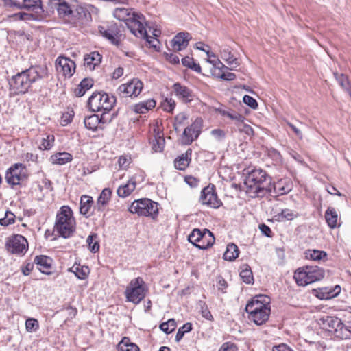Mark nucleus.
<instances>
[{
    "instance_id": "obj_5",
    "label": "nucleus",
    "mask_w": 351,
    "mask_h": 351,
    "mask_svg": "<svg viewBox=\"0 0 351 351\" xmlns=\"http://www.w3.org/2000/svg\"><path fill=\"white\" fill-rule=\"evenodd\" d=\"M325 275L324 270L317 266L311 265L298 268L294 274V279L299 286H306L322 280Z\"/></svg>"
},
{
    "instance_id": "obj_61",
    "label": "nucleus",
    "mask_w": 351,
    "mask_h": 351,
    "mask_svg": "<svg viewBox=\"0 0 351 351\" xmlns=\"http://www.w3.org/2000/svg\"><path fill=\"white\" fill-rule=\"evenodd\" d=\"M211 134L217 140L224 138L226 134L223 130L221 129H214L211 131Z\"/></svg>"
},
{
    "instance_id": "obj_40",
    "label": "nucleus",
    "mask_w": 351,
    "mask_h": 351,
    "mask_svg": "<svg viewBox=\"0 0 351 351\" xmlns=\"http://www.w3.org/2000/svg\"><path fill=\"white\" fill-rule=\"evenodd\" d=\"M182 63L184 66L188 67L195 72L200 73L202 71L200 65L195 63L193 58L186 56L182 59Z\"/></svg>"
},
{
    "instance_id": "obj_18",
    "label": "nucleus",
    "mask_w": 351,
    "mask_h": 351,
    "mask_svg": "<svg viewBox=\"0 0 351 351\" xmlns=\"http://www.w3.org/2000/svg\"><path fill=\"white\" fill-rule=\"evenodd\" d=\"M25 169V167L21 163H15L12 165L5 172L6 182L12 187L19 185L23 178L21 171Z\"/></svg>"
},
{
    "instance_id": "obj_22",
    "label": "nucleus",
    "mask_w": 351,
    "mask_h": 351,
    "mask_svg": "<svg viewBox=\"0 0 351 351\" xmlns=\"http://www.w3.org/2000/svg\"><path fill=\"white\" fill-rule=\"evenodd\" d=\"M191 39V36L189 33L180 32L173 38L171 45L175 51H182L187 47Z\"/></svg>"
},
{
    "instance_id": "obj_25",
    "label": "nucleus",
    "mask_w": 351,
    "mask_h": 351,
    "mask_svg": "<svg viewBox=\"0 0 351 351\" xmlns=\"http://www.w3.org/2000/svg\"><path fill=\"white\" fill-rule=\"evenodd\" d=\"M52 259L45 255L36 256L34 258V263H36L38 269L43 274H49V270L51 268Z\"/></svg>"
},
{
    "instance_id": "obj_16",
    "label": "nucleus",
    "mask_w": 351,
    "mask_h": 351,
    "mask_svg": "<svg viewBox=\"0 0 351 351\" xmlns=\"http://www.w3.org/2000/svg\"><path fill=\"white\" fill-rule=\"evenodd\" d=\"M199 202L213 208H217L221 206V202L217 195L215 185H208L202 189Z\"/></svg>"
},
{
    "instance_id": "obj_12",
    "label": "nucleus",
    "mask_w": 351,
    "mask_h": 351,
    "mask_svg": "<svg viewBox=\"0 0 351 351\" xmlns=\"http://www.w3.org/2000/svg\"><path fill=\"white\" fill-rule=\"evenodd\" d=\"M98 29L101 35L110 43L116 46L120 45L122 34L117 23L112 22L107 25H99Z\"/></svg>"
},
{
    "instance_id": "obj_31",
    "label": "nucleus",
    "mask_w": 351,
    "mask_h": 351,
    "mask_svg": "<svg viewBox=\"0 0 351 351\" xmlns=\"http://www.w3.org/2000/svg\"><path fill=\"white\" fill-rule=\"evenodd\" d=\"M69 271L73 272L75 276L81 280L86 279L90 273V269L88 266L81 265L76 263L69 269Z\"/></svg>"
},
{
    "instance_id": "obj_46",
    "label": "nucleus",
    "mask_w": 351,
    "mask_h": 351,
    "mask_svg": "<svg viewBox=\"0 0 351 351\" xmlns=\"http://www.w3.org/2000/svg\"><path fill=\"white\" fill-rule=\"evenodd\" d=\"M223 114L228 118H230L232 120H234L236 121V125L238 126L241 122H243L245 118L243 115L237 112H226L224 111L223 112Z\"/></svg>"
},
{
    "instance_id": "obj_2",
    "label": "nucleus",
    "mask_w": 351,
    "mask_h": 351,
    "mask_svg": "<svg viewBox=\"0 0 351 351\" xmlns=\"http://www.w3.org/2000/svg\"><path fill=\"white\" fill-rule=\"evenodd\" d=\"M46 65H34L18 73L9 81L10 90L14 95H23L28 92L32 84L48 77Z\"/></svg>"
},
{
    "instance_id": "obj_21",
    "label": "nucleus",
    "mask_w": 351,
    "mask_h": 351,
    "mask_svg": "<svg viewBox=\"0 0 351 351\" xmlns=\"http://www.w3.org/2000/svg\"><path fill=\"white\" fill-rule=\"evenodd\" d=\"M56 64L60 68V71L66 77H71L75 69V63L69 58L59 57L56 61Z\"/></svg>"
},
{
    "instance_id": "obj_53",
    "label": "nucleus",
    "mask_w": 351,
    "mask_h": 351,
    "mask_svg": "<svg viewBox=\"0 0 351 351\" xmlns=\"http://www.w3.org/2000/svg\"><path fill=\"white\" fill-rule=\"evenodd\" d=\"M74 111L73 110H69L64 113L62 114L61 117V124L62 125H66L70 123L73 118Z\"/></svg>"
},
{
    "instance_id": "obj_24",
    "label": "nucleus",
    "mask_w": 351,
    "mask_h": 351,
    "mask_svg": "<svg viewBox=\"0 0 351 351\" xmlns=\"http://www.w3.org/2000/svg\"><path fill=\"white\" fill-rule=\"evenodd\" d=\"M191 154L192 149L189 148L185 153L176 158L174 160V166L176 169L180 171L185 170L191 160Z\"/></svg>"
},
{
    "instance_id": "obj_35",
    "label": "nucleus",
    "mask_w": 351,
    "mask_h": 351,
    "mask_svg": "<svg viewBox=\"0 0 351 351\" xmlns=\"http://www.w3.org/2000/svg\"><path fill=\"white\" fill-rule=\"evenodd\" d=\"M240 276L246 284H252L254 282L252 271L247 264H243L240 267Z\"/></svg>"
},
{
    "instance_id": "obj_62",
    "label": "nucleus",
    "mask_w": 351,
    "mask_h": 351,
    "mask_svg": "<svg viewBox=\"0 0 351 351\" xmlns=\"http://www.w3.org/2000/svg\"><path fill=\"white\" fill-rule=\"evenodd\" d=\"M259 229H260L261 232H262V234H264L265 236H266L267 237H271L272 232L268 226H267L264 223H262L259 226Z\"/></svg>"
},
{
    "instance_id": "obj_63",
    "label": "nucleus",
    "mask_w": 351,
    "mask_h": 351,
    "mask_svg": "<svg viewBox=\"0 0 351 351\" xmlns=\"http://www.w3.org/2000/svg\"><path fill=\"white\" fill-rule=\"evenodd\" d=\"M167 60L172 64H178L180 62V58L177 54L170 53H166Z\"/></svg>"
},
{
    "instance_id": "obj_32",
    "label": "nucleus",
    "mask_w": 351,
    "mask_h": 351,
    "mask_svg": "<svg viewBox=\"0 0 351 351\" xmlns=\"http://www.w3.org/2000/svg\"><path fill=\"white\" fill-rule=\"evenodd\" d=\"M101 60V56L97 51L92 52L84 56V64L90 69H94L95 66L100 64Z\"/></svg>"
},
{
    "instance_id": "obj_23",
    "label": "nucleus",
    "mask_w": 351,
    "mask_h": 351,
    "mask_svg": "<svg viewBox=\"0 0 351 351\" xmlns=\"http://www.w3.org/2000/svg\"><path fill=\"white\" fill-rule=\"evenodd\" d=\"M48 3H51L57 6L58 13L65 23L73 10L64 0H48Z\"/></svg>"
},
{
    "instance_id": "obj_38",
    "label": "nucleus",
    "mask_w": 351,
    "mask_h": 351,
    "mask_svg": "<svg viewBox=\"0 0 351 351\" xmlns=\"http://www.w3.org/2000/svg\"><path fill=\"white\" fill-rule=\"evenodd\" d=\"M325 218L330 228L337 226L338 215L335 208H328L326 211Z\"/></svg>"
},
{
    "instance_id": "obj_19",
    "label": "nucleus",
    "mask_w": 351,
    "mask_h": 351,
    "mask_svg": "<svg viewBox=\"0 0 351 351\" xmlns=\"http://www.w3.org/2000/svg\"><path fill=\"white\" fill-rule=\"evenodd\" d=\"M173 89L175 95L182 102L187 104L193 100L194 94L193 90L189 87L176 82L173 85Z\"/></svg>"
},
{
    "instance_id": "obj_8",
    "label": "nucleus",
    "mask_w": 351,
    "mask_h": 351,
    "mask_svg": "<svg viewBox=\"0 0 351 351\" xmlns=\"http://www.w3.org/2000/svg\"><path fill=\"white\" fill-rule=\"evenodd\" d=\"M129 210L140 216L151 217L155 219L158 213V203L147 198L137 199L132 203Z\"/></svg>"
},
{
    "instance_id": "obj_37",
    "label": "nucleus",
    "mask_w": 351,
    "mask_h": 351,
    "mask_svg": "<svg viewBox=\"0 0 351 351\" xmlns=\"http://www.w3.org/2000/svg\"><path fill=\"white\" fill-rule=\"evenodd\" d=\"M299 216L298 213L294 210L289 208L282 209L280 213H278L275 215L276 219L279 221H283L285 220H293Z\"/></svg>"
},
{
    "instance_id": "obj_17",
    "label": "nucleus",
    "mask_w": 351,
    "mask_h": 351,
    "mask_svg": "<svg viewBox=\"0 0 351 351\" xmlns=\"http://www.w3.org/2000/svg\"><path fill=\"white\" fill-rule=\"evenodd\" d=\"M202 128V121L195 119V121L189 127H186L182 135V143L183 145H191L196 140L200 134Z\"/></svg>"
},
{
    "instance_id": "obj_9",
    "label": "nucleus",
    "mask_w": 351,
    "mask_h": 351,
    "mask_svg": "<svg viewBox=\"0 0 351 351\" xmlns=\"http://www.w3.org/2000/svg\"><path fill=\"white\" fill-rule=\"evenodd\" d=\"M188 240L197 248L206 250L213 245L215 237L213 232L208 229L201 230L195 228L189 235Z\"/></svg>"
},
{
    "instance_id": "obj_41",
    "label": "nucleus",
    "mask_w": 351,
    "mask_h": 351,
    "mask_svg": "<svg viewBox=\"0 0 351 351\" xmlns=\"http://www.w3.org/2000/svg\"><path fill=\"white\" fill-rule=\"evenodd\" d=\"M176 328V322L174 319H169L167 322L160 324V329L166 334L172 332Z\"/></svg>"
},
{
    "instance_id": "obj_39",
    "label": "nucleus",
    "mask_w": 351,
    "mask_h": 351,
    "mask_svg": "<svg viewBox=\"0 0 351 351\" xmlns=\"http://www.w3.org/2000/svg\"><path fill=\"white\" fill-rule=\"evenodd\" d=\"M97 239V234H92L89 235L86 239V243L88 245V248L90 251L93 253H96L99 250V244Z\"/></svg>"
},
{
    "instance_id": "obj_64",
    "label": "nucleus",
    "mask_w": 351,
    "mask_h": 351,
    "mask_svg": "<svg viewBox=\"0 0 351 351\" xmlns=\"http://www.w3.org/2000/svg\"><path fill=\"white\" fill-rule=\"evenodd\" d=\"M34 268V264L32 263H27L25 266L21 267V271L25 276H28Z\"/></svg>"
},
{
    "instance_id": "obj_14",
    "label": "nucleus",
    "mask_w": 351,
    "mask_h": 351,
    "mask_svg": "<svg viewBox=\"0 0 351 351\" xmlns=\"http://www.w3.org/2000/svg\"><path fill=\"white\" fill-rule=\"evenodd\" d=\"M91 19V15L85 8L77 6L72 11L66 23L74 27H82L86 25Z\"/></svg>"
},
{
    "instance_id": "obj_42",
    "label": "nucleus",
    "mask_w": 351,
    "mask_h": 351,
    "mask_svg": "<svg viewBox=\"0 0 351 351\" xmlns=\"http://www.w3.org/2000/svg\"><path fill=\"white\" fill-rule=\"evenodd\" d=\"M334 75L335 79L338 82L339 84L346 90L347 91L350 88H351V86L350 84L348 78L344 74H339L337 73H335Z\"/></svg>"
},
{
    "instance_id": "obj_52",
    "label": "nucleus",
    "mask_w": 351,
    "mask_h": 351,
    "mask_svg": "<svg viewBox=\"0 0 351 351\" xmlns=\"http://www.w3.org/2000/svg\"><path fill=\"white\" fill-rule=\"evenodd\" d=\"M165 145V138L161 136L155 137V140L153 143L152 149L154 152H162Z\"/></svg>"
},
{
    "instance_id": "obj_59",
    "label": "nucleus",
    "mask_w": 351,
    "mask_h": 351,
    "mask_svg": "<svg viewBox=\"0 0 351 351\" xmlns=\"http://www.w3.org/2000/svg\"><path fill=\"white\" fill-rule=\"evenodd\" d=\"M201 314L204 318L208 320L212 321L213 319V317L210 311L205 304H204V306H202Z\"/></svg>"
},
{
    "instance_id": "obj_47",
    "label": "nucleus",
    "mask_w": 351,
    "mask_h": 351,
    "mask_svg": "<svg viewBox=\"0 0 351 351\" xmlns=\"http://www.w3.org/2000/svg\"><path fill=\"white\" fill-rule=\"evenodd\" d=\"M15 222V215L11 211H6L5 217L0 219V225L8 226Z\"/></svg>"
},
{
    "instance_id": "obj_10",
    "label": "nucleus",
    "mask_w": 351,
    "mask_h": 351,
    "mask_svg": "<svg viewBox=\"0 0 351 351\" xmlns=\"http://www.w3.org/2000/svg\"><path fill=\"white\" fill-rule=\"evenodd\" d=\"M5 247L10 254L23 256L28 250V242L23 236L14 234L7 239Z\"/></svg>"
},
{
    "instance_id": "obj_50",
    "label": "nucleus",
    "mask_w": 351,
    "mask_h": 351,
    "mask_svg": "<svg viewBox=\"0 0 351 351\" xmlns=\"http://www.w3.org/2000/svg\"><path fill=\"white\" fill-rule=\"evenodd\" d=\"M175 107L176 102L171 98H166L161 104V108H162V110L168 112H171L175 108Z\"/></svg>"
},
{
    "instance_id": "obj_60",
    "label": "nucleus",
    "mask_w": 351,
    "mask_h": 351,
    "mask_svg": "<svg viewBox=\"0 0 351 351\" xmlns=\"http://www.w3.org/2000/svg\"><path fill=\"white\" fill-rule=\"evenodd\" d=\"M217 287L218 289L221 291L222 293L226 292L224 289L227 288L228 283L226 281V280L221 276H218L217 278Z\"/></svg>"
},
{
    "instance_id": "obj_44",
    "label": "nucleus",
    "mask_w": 351,
    "mask_h": 351,
    "mask_svg": "<svg viewBox=\"0 0 351 351\" xmlns=\"http://www.w3.org/2000/svg\"><path fill=\"white\" fill-rule=\"evenodd\" d=\"M188 118V115L184 112H180L176 116L173 128L177 132L180 130L179 128L184 124Z\"/></svg>"
},
{
    "instance_id": "obj_1",
    "label": "nucleus",
    "mask_w": 351,
    "mask_h": 351,
    "mask_svg": "<svg viewBox=\"0 0 351 351\" xmlns=\"http://www.w3.org/2000/svg\"><path fill=\"white\" fill-rule=\"evenodd\" d=\"M245 177L244 184L246 193L252 198L263 197L267 194L283 195L289 190L285 187L278 188V185L272 183V178L267 172L260 168L249 167L243 171Z\"/></svg>"
},
{
    "instance_id": "obj_58",
    "label": "nucleus",
    "mask_w": 351,
    "mask_h": 351,
    "mask_svg": "<svg viewBox=\"0 0 351 351\" xmlns=\"http://www.w3.org/2000/svg\"><path fill=\"white\" fill-rule=\"evenodd\" d=\"M130 161V158H128L126 156H121L119 158L118 163L121 169H125L129 166Z\"/></svg>"
},
{
    "instance_id": "obj_26",
    "label": "nucleus",
    "mask_w": 351,
    "mask_h": 351,
    "mask_svg": "<svg viewBox=\"0 0 351 351\" xmlns=\"http://www.w3.org/2000/svg\"><path fill=\"white\" fill-rule=\"evenodd\" d=\"M136 14L137 12L133 11L132 9L125 8H117L113 12L114 18L119 21H124L125 24L131 19V16H133V14Z\"/></svg>"
},
{
    "instance_id": "obj_3",
    "label": "nucleus",
    "mask_w": 351,
    "mask_h": 351,
    "mask_svg": "<svg viewBox=\"0 0 351 351\" xmlns=\"http://www.w3.org/2000/svg\"><path fill=\"white\" fill-rule=\"evenodd\" d=\"M245 311L249 314V319L255 324L259 326L265 324L271 313L269 298L265 295L254 296L247 302Z\"/></svg>"
},
{
    "instance_id": "obj_57",
    "label": "nucleus",
    "mask_w": 351,
    "mask_h": 351,
    "mask_svg": "<svg viewBox=\"0 0 351 351\" xmlns=\"http://www.w3.org/2000/svg\"><path fill=\"white\" fill-rule=\"evenodd\" d=\"M53 142V136H52L51 138H50V136H47V138L43 139V143H41L40 147L42 149L48 150V149H51V147H52Z\"/></svg>"
},
{
    "instance_id": "obj_56",
    "label": "nucleus",
    "mask_w": 351,
    "mask_h": 351,
    "mask_svg": "<svg viewBox=\"0 0 351 351\" xmlns=\"http://www.w3.org/2000/svg\"><path fill=\"white\" fill-rule=\"evenodd\" d=\"M219 351H238V348L234 343L226 342L221 345Z\"/></svg>"
},
{
    "instance_id": "obj_49",
    "label": "nucleus",
    "mask_w": 351,
    "mask_h": 351,
    "mask_svg": "<svg viewBox=\"0 0 351 351\" xmlns=\"http://www.w3.org/2000/svg\"><path fill=\"white\" fill-rule=\"evenodd\" d=\"M23 7L27 9H38L43 10L42 0H23Z\"/></svg>"
},
{
    "instance_id": "obj_15",
    "label": "nucleus",
    "mask_w": 351,
    "mask_h": 351,
    "mask_svg": "<svg viewBox=\"0 0 351 351\" xmlns=\"http://www.w3.org/2000/svg\"><path fill=\"white\" fill-rule=\"evenodd\" d=\"M143 82L137 78H134L130 82L121 84L117 91L122 97H137L142 91Z\"/></svg>"
},
{
    "instance_id": "obj_36",
    "label": "nucleus",
    "mask_w": 351,
    "mask_h": 351,
    "mask_svg": "<svg viewBox=\"0 0 351 351\" xmlns=\"http://www.w3.org/2000/svg\"><path fill=\"white\" fill-rule=\"evenodd\" d=\"M239 254L238 247L234 243H229L226 247V250L223 254V258L227 261L235 260Z\"/></svg>"
},
{
    "instance_id": "obj_33",
    "label": "nucleus",
    "mask_w": 351,
    "mask_h": 351,
    "mask_svg": "<svg viewBox=\"0 0 351 351\" xmlns=\"http://www.w3.org/2000/svg\"><path fill=\"white\" fill-rule=\"evenodd\" d=\"M93 85V80L91 78L83 79L78 86L75 89L74 93L76 97H82L85 93Z\"/></svg>"
},
{
    "instance_id": "obj_48",
    "label": "nucleus",
    "mask_w": 351,
    "mask_h": 351,
    "mask_svg": "<svg viewBox=\"0 0 351 351\" xmlns=\"http://www.w3.org/2000/svg\"><path fill=\"white\" fill-rule=\"evenodd\" d=\"M25 328L29 332H36L39 328L38 320L34 318H28L25 322Z\"/></svg>"
},
{
    "instance_id": "obj_28",
    "label": "nucleus",
    "mask_w": 351,
    "mask_h": 351,
    "mask_svg": "<svg viewBox=\"0 0 351 351\" xmlns=\"http://www.w3.org/2000/svg\"><path fill=\"white\" fill-rule=\"evenodd\" d=\"M93 203V199L90 196L86 195H82L80 199V213L86 218L89 217L90 215V209Z\"/></svg>"
},
{
    "instance_id": "obj_7",
    "label": "nucleus",
    "mask_w": 351,
    "mask_h": 351,
    "mask_svg": "<svg viewBox=\"0 0 351 351\" xmlns=\"http://www.w3.org/2000/svg\"><path fill=\"white\" fill-rule=\"evenodd\" d=\"M147 289L145 281L141 277L135 278L130 282L125 290L127 301L137 304L144 299Z\"/></svg>"
},
{
    "instance_id": "obj_34",
    "label": "nucleus",
    "mask_w": 351,
    "mask_h": 351,
    "mask_svg": "<svg viewBox=\"0 0 351 351\" xmlns=\"http://www.w3.org/2000/svg\"><path fill=\"white\" fill-rule=\"evenodd\" d=\"M73 156L68 152H58L51 156L52 163L62 165L72 160Z\"/></svg>"
},
{
    "instance_id": "obj_20",
    "label": "nucleus",
    "mask_w": 351,
    "mask_h": 351,
    "mask_svg": "<svg viewBox=\"0 0 351 351\" xmlns=\"http://www.w3.org/2000/svg\"><path fill=\"white\" fill-rule=\"evenodd\" d=\"M111 119V117H106L105 114H102L100 117L97 114H92L85 117L84 123L87 129L95 131L99 128H101V127L99 125L100 123H110Z\"/></svg>"
},
{
    "instance_id": "obj_55",
    "label": "nucleus",
    "mask_w": 351,
    "mask_h": 351,
    "mask_svg": "<svg viewBox=\"0 0 351 351\" xmlns=\"http://www.w3.org/2000/svg\"><path fill=\"white\" fill-rule=\"evenodd\" d=\"M243 101L252 109H256L258 107V103L256 100L250 95H245L243 97Z\"/></svg>"
},
{
    "instance_id": "obj_54",
    "label": "nucleus",
    "mask_w": 351,
    "mask_h": 351,
    "mask_svg": "<svg viewBox=\"0 0 351 351\" xmlns=\"http://www.w3.org/2000/svg\"><path fill=\"white\" fill-rule=\"evenodd\" d=\"M237 128L239 132H243L247 136H252L254 135V130L250 125L245 123L244 121L238 125Z\"/></svg>"
},
{
    "instance_id": "obj_4",
    "label": "nucleus",
    "mask_w": 351,
    "mask_h": 351,
    "mask_svg": "<svg viewBox=\"0 0 351 351\" xmlns=\"http://www.w3.org/2000/svg\"><path fill=\"white\" fill-rule=\"evenodd\" d=\"M76 222L71 208L62 206L56 214L54 230L64 239L71 237L75 232Z\"/></svg>"
},
{
    "instance_id": "obj_6",
    "label": "nucleus",
    "mask_w": 351,
    "mask_h": 351,
    "mask_svg": "<svg viewBox=\"0 0 351 351\" xmlns=\"http://www.w3.org/2000/svg\"><path fill=\"white\" fill-rule=\"evenodd\" d=\"M116 103V98L106 93H93L88 100V107L93 112L104 110L103 114H108Z\"/></svg>"
},
{
    "instance_id": "obj_30",
    "label": "nucleus",
    "mask_w": 351,
    "mask_h": 351,
    "mask_svg": "<svg viewBox=\"0 0 351 351\" xmlns=\"http://www.w3.org/2000/svg\"><path fill=\"white\" fill-rule=\"evenodd\" d=\"M221 57L232 67V69L236 68L240 65L239 59L233 56L231 50L228 47H225L221 51Z\"/></svg>"
},
{
    "instance_id": "obj_13",
    "label": "nucleus",
    "mask_w": 351,
    "mask_h": 351,
    "mask_svg": "<svg viewBox=\"0 0 351 351\" xmlns=\"http://www.w3.org/2000/svg\"><path fill=\"white\" fill-rule=\"evenodd\" d=\"M324 323L328 326V330L332 332L336 337L348 339L351 336L350 332L346 328L345 324L338 317L328 316Z\"/></svg>"
},
{
    "instance_id": "obj_27",
    "label": "nucleus",
    "mask_w": 351,
    "mask_h": 351,
    "mask_svg": "<svg viewBox=\"0 0 351 351\" xmlns=\"http://www.w3.org/2000/svg\"><path fill=\"white\" fill-rule=\"evenodd\" d=\"M136 182L134 178L130 179L125 184L120 186L117 191V195L121 197L129 196L136 189Z\"/></svg>"
},
{
    "instance_id": "obj_43",
    "label": "nucleus",
    "mask_w": 351,
    "mask_h": 351,
    "mask_svg": "<svg viewBox=\"0 0 351 351\" xmlns=\"http://www.w3.org/2000/svg\"><path fill=\"white\" fill-rule=\"evenodd\" d=\"M327 254L324 251L317 250H308L306 253V256L313 261H320L322 258H325Z\"/></svg>"
},
{
    "instance_id": "obj_29",
    "label": "nucleus",
    "mask_w": 351,
    "mask_h": 351,
    "mask_svg": "<svg viewBox=\"0 0 351 351\" xmlns=\"http://www.w3.org/2000/svg\"><path fill=\"white\" fill-rule=\"evenodd\" d=\"M111 195L112 191L108 188L104 189L97 199V205L95 206V209H97L98 211H103L105 206L110 201Z\"/></svg>"
},
{
    "instance_id": "obj_51",
    "label": "nucleus",
    "mask_w": 351,
    "mask_h": 351,
    "mask_svg": "<svg viewBox=\"0 0 351 351\" xmlns=\"http://www.w3.org/2000/svg\"><path fill=\"white\" fill-rule=\"evenodd\" d=\"M127 339L124 337L119 343V348L121 351H140L139 348L135 343L125 344V348H123V343Z\"/></svg>"
},
{
    "instance_id": "obj_45",
    "label": "nucleus",
    "mask_w": 351,
    "mask_h": 351,
    "mask_svg": "<svg viewBox=\"0 0 351 351\" xmlns=\"http://www.w3.org/2000/svg\"><path fill=\"white\" fill-rule=\"evenodd\" d=\"M192 330V324L190 322H187L184 324L182 327H180L176 335V341L177 342L180 341L182 337H184V334L186 332H190Z\"/></svg>"
},
{
    "instance_id": "obj_11",
    "label": "nucleus",
    "mask_w": 351,
    "mask_h": 351,
    "mask_svg": "<svg viewBox=\"0 0 351 351\" xmlns=\"http://www.w3.org/2000/svg\"><path fill=\"white\" fill-rule=\"evenodd\" d=\"M131 19L125 24L130 32L135 36L141 38H145L150 43L148 39L147 31L143 25L145 19L142 14L137 13L131 16Z\"/></svg>"
}]
</instances>
